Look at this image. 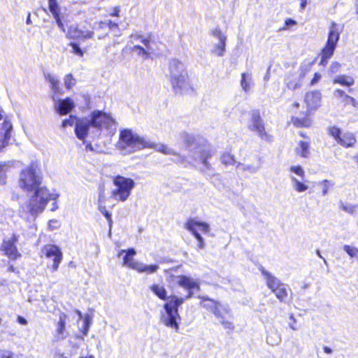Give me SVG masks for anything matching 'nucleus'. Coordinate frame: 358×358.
<instances>
[{
	"label": "nucleus",
	"instance_id": "nucleus-1",
	"mask_svg": "<svg viewBox=\"0 0 358 358\" xmlns=\"http://www.w3.org/2000/svg\"><path fill=\"white\" fill-rule=\"evenodd\" d=\"M43 180L40 163L38 161L32 162L24 171V190L27 192L25 202L26 212L29 214L27 220L29 222L34 221L36 217L46 208L51 200V211L58 209L59 206L56 200L59 194L50 190L45 186H41Z\"/></svg>",
	"mask_w": 358,
	"mask_h": 358
},
{
	"label": "nucleus",
	"instance_id": "nucleus-2",
	"mask_svg": "<svg viewBox=\"0 0 358 358\" xmlns=\"http://www.w3.org/2000/svg\"><path fill=\"white\" fill-rule=\"evenodd\" d=\"M117 122L111 113L94 110L87 117L78 118L75 124L76 137L85 142L112 135L116 129Z\"/></svg>",
	"mask_w": 358,
	"mask_h": 358
},
{
	"label": "nucleus",
	"instance_id": "nucleus-3",
	"mask_svg": "<svg viewBox=\"0 0 358 358\" xmlns=\"http://www.w3.org/2000/svg\"><path fill=\"white\" fill-rule=\"evenodd\" d=\"M152 143L145 137L138 135L131 129H121L116 148L122 155H129L144 148H150Z\"/></svg>",
	"mask_w": 358,
	"mask_h": 358
},
{
	"label": "nucleus",
	"instance_id": "nucleus-4",
	"mask_svg": "<svg viewBox=\"0 0 358 358\" xmlns=\"http://www.w3.org/2000/svg\"><path fill=\"white\" fill-rule=\"evenodd\" d=\"M169 77L174 92L177 94H187L194 89L190 83L185 64L177 59L169 62Z\"/></svg>",
	"mask_w": 358,
	"mask_h": 358
},
{
	"label": "nucleus",
	"instance_id": "nucleus-5",
	"mask_svg": "<svg viewBox=\"0 0 358 358\" xmlns=\"http://www.w3.org/2000/svg\"><path fill=\"white\" fill-rule=\"evenodd\" d=\"M180 136L189 150V157L196 162L202 163L208 169L209 164L207 159L212 155V148L207 141L186 132L182 133Z\"/></svg>",
	"mask_w": 358,
	"mask_h": 358
},
{
	"label": "nucleus",
	"instance_id": "nucleus-6",
	"mask_svg": "<svg viewBox=\"0 0 358 358\" xmlns=\"http://www.w3.org/2000/svg\"><path fill=\"white\" fill-rule=\"evenodd\" d=\"M322 94L319 91H310L304 96L303 102L306 110L301 112V117L294 116L292 117L293 124L297 127H308L312 120L310 115L315 113L321 106Z\"/></svg>",
	"mask_w": 358,
	"mask_h": 358
},
{
	"label": "nucleus",
	"instance_id": "nucleus-7",
	"mask_svg": "<svg viewBox=\"0 0 358 358\" xmlns=\"http://www.w3.org/2000/svg\"><path fill=\"white\" fill-rule=\"evenodd\" d=\"M184 299L173 295L170 300L163 306V310L160 312V322L168 328L174 329L176 332L179 331V321L180 316L178 313V308L184 303Z\"/></svg>",
	"mask_w": 358,
	"mask_h": 358
},
{
	"label": "nucleus",
	"instance_id": "nucleus-8",
	"mask_svg": "<svg viewBox=\"0 0 358 358\" xmlns=\"http://www.w3.org/2000/svg\"><path fill=\"white\" fill-rule=\"evenodd\" d=\"M45 78L50 84L52 91V99L54 101L55 111L62 115L69 113L75 106L73 101L70 98L57 99V96L62 94V90L59 87L58 79L50 73L46 74Z\"/></svg>",
	"mask_w": 358,
	"mask_h": 358
},
{
	"label": "nucleus",
	"instance_id": "nucleus-9",
	"mask_svg": "<svg viewBox=\"0 0 358 358\" xmlns=\"http://www.w3.org/2000/svg\"><path fill=\"white\" fill-rule=\"evenodd\" d=\"M113 182L115 187L111 191L110 196L117 201H126L135 187L133 179L121 176H115Z\"/></svg>",
	"mask_w": 358,
	"mask_h": 358
},
{
	"label": "nucleus",
	"instance_id": "nucleus-10",
	"mask_svg": "<svg viewBox=\"0 0 358 358\" xmlns=\"http://www.w3.org/2000/svg\"><path fill=\"white\" fill-rule=\"evenodd\" d=\"M201 299L203 300L201 303V306L212 310L224 328L234 329L233 323L225 320L224 317L225 314L231 315V310L228 306L222 305L208 297H201Z\"/></svg>",
	"mask_w": 358,
	"mask_h": 358
},
{
	"label": "nucleus",
	"instance_id": "nucleus-11",
	"mask_svg": "<svg viewBox=\"0 0 358 358\" xmlns=\"http://www.w3.org/2000/svg\"><path fill=\"white\" fill-rule=\"evenodd\" d=\"M342 31L343 27L337 24H333L330 27L327 42L321 54V65H326L328 59L333 55Z\"/></svg>",
	"mask_w": 358,
	"mask_h": 358
},
{
	"label": "nucleus",
	"instance_id": "nucleus-12",
	"mask_svg": "<svg viewBox=\"0 0 358 358\" xmlns=\"http://www.w3.org/2000/svg\"><path fill=\"white\" fill-rule=\"evenodd\" d=\"M289 179L292 189L297 193H302L309 189V185L304 180L305 171L300 165H292L289 168Z\"/></svg>",
	"mask_w": 358,
	"mask_h": 358
},
{
	"label": "nucleus",
	"instance_id": "nucleus-13",
	"mask_svg": "<svg viewBox=\"0 0 358 358\" xmlns=\"http://www.w3.org/2000/svg\"><path fill=\"white\" fill-rule=\"evenodd\" d=\"M185 228L190 231L197 240L199 248L203 249L205 248V241L201 236L200 232L204 234H208L210 231V225L205 222L190 219L186 222Z\"/></svg>",
	"mask_w": 358,
	"mask_h": 358
},
{
	"label": "nucleus",
	"instance_id": "nucleus-14",
	"mask_svg": "<svg viewBox=\"0 0 358 358\" xmlns=\"http://www.w3.org/2000/svg\"><path fill=\"white\" fill-rule=\"evenodd\" d=\"M312 66L311 62L303 63L298 72L288 73L285 78V84L290 90H295L301 87L303 78Z\"/></svg>",
	"mask_w": 358,
	"mask_h": 358
},
{
	"label": "nucleus",
	"instance_id": "nucleus-15",
	"mask_svg": "<svg viewBox=\"0 0 358 358\" xmlns=\"http://www.w3.org/2000/svg\"><path fill=\"white\" fill-rule=\"evenodd\" d=\"M328 131L329 135L342 147L345 148H352L357 143L356 136L352 132L342 133L341 129L335 126L330 127Z\"/></svg>",
	"mask_w": 358,
	"mask_h": 358
},
{
	"label": "nucleus",
	"instance_id": "nucleus-16",
	"mask_svg": "<svg viewBox=\"0 0 358 358\" xmlns=\"http://www.w3.org/2000/svg\"><path fill=\"white\" fill-rule=\"evenodd\" d=\"M63 31L67 29L66 36L71 38H87L92 36V32L84 30L83 24H57Z\"/></svg>",
	"mask_w": 358,
	"mask_h": 358
},
{
	"label": "nucleus",
	"instance_id": "nucleus-17",
	"mask_svg": "<svg viewBox=\"0 0 358 358\" xmlns=\"http://www.w3.org/2000/svg\"><path fill=\"white\" fill-rule=\"evenodd\" d=\"M41 253L42 256L52 260V269L53 271H56L63 258L60 248L55 245L48 244L43 248Z\"/></svg>",
	"mask_w": 358,
	"mask_h": 358
},
{
	"label": "nucleus",
	"instance_id": "nucleus-18",
	"mask_svg": "<svg viewBox=\"0 0 358 358\" xmlns=\"http://www.w3.org/2000/svg\"><path fill=\"white\" fill-rule=\"evenodd\" d=\"M248 127L250 130L255 131L262 139L266 141L270 140V136L265 131L262 120L258 111H253L252 113Z\"/></svg>",
	"mask_w": 358,
	"mask_h": 358
},
{
	"label": "nucleus",
	"instance_id": "nucleus-19",
	"mask_svg": "<svg viewBox=\"0 0 358 358\" xmlns=\"http://www.w3.org/2000/svg\"><path fill=\"white\" fill-rule=\"evenodd\" d=\"M177 284L180 287L188 291V294L186 297L187 299L191 298L192 296L193 289H200L199 280L197 279H194L190 276L187 275H179L177 277Z\"/></svg>",
	"mask_w": 358,
	"mask_h": 358
},
{
	"label": "nucleus",
	"instance_id": "nucleus-20",
	"mask_svg": "<svg viewBox=\"0 0 358 358\" xmlns=\"http://www.w3.org/2000/svg\"><path fill=\"white\" fill-rule=\"evenodd\" d=\"M17 242V238L15 236L9 239L3 241L1 250L3 252L4 255L10 259H16L20 257V254L18 252L16 248Z\"/></svg>",
	"mask_w": 358,
	"mask_h": 358
},
{
	"label": "nucleus",
	"instance_id": "nucleus-21",
	"mask_svg": "<svg viewBox=\"0 0 358 358\" xmlns=\"http://www.w3.org/2000/svg\"><path fill=\"white\" fill-rule=\"evenodd\" d=\"M131 38L134 40L141 39V43L146 47V49H145L140 45H134L131 49L132 52H136L144 59L148 58L149 57V52L153 50L150 45V41L148 38H143L141 36L138 35H132Z\"/></svg>",
	"mask_w": 358,
	"mask_h": 358
},
{
	"label": "nucleus",
	"instance_id": "nucleus-22",
	"mask_svg": "<svg viewBox=\"0 0 358 358\" xmlns=\"http://www.w3.org/2000/svg\"><path fill=\"white\" fill-rule=\"evenodd\" d=\"M260 271L268 288L274 294V290L281 287L283 282L264 268H262Z\"/></svg>",
	"mask_w": 358,
	"mask_h": 358
},
{
	"label": "nucleus",
	"instance_id": "nucleus-23",
	"mask_svg": "<svg viewBox=\"0 0 358 358\" xmlns=\"http://www.w3.org/2000/svg\"><path fill=\"white\" fill-rule=\"evenodd\" d=\"M260 271L268 288L274 294V290L281 287L283 282L264 268H262Z\"/></svg>",
	"mask_w": 358,
	"mask_h": 358
},
{
	"label": "nucleus",
	"instance_id": "nucleus-24",
	"mask_svg": "<svg viewBox=\"0 0 358 358\" xmlns=\"http://www.w3.org/2000/svg\"><path fill=\"white\" fill-rule=\"evenodd\" d=\"M150 148H154L157 152H162L164 155H173L174 157L173 160L177 163H182L185 161V158L184 157L177 154L172 148L164 144H155L152 143V146Z\"/></svg>",
	"mask_w": 358,
	"mask_h": 358
},
{
	"label": "nucleus",
	"instance_id": "nucleus-25",
	"mask_svg": "<svg viewBox=\"0 0 358 358\" xmlns=\"http://www.w3.org/2000/svg\"><path fill=\"white\" fill-rule=\"evenodd\" d=\"M123 254H124L123 257V266L135 270V267L137 266L139 263V262L134 259V257L136 254L135 250L133 248H130L127 250H122L119 252L118 256L120 257Z\"/></svg>",
	"mask_w": 358,
	"mask_h": 358
},
{
	"label": "nucleus",
	"instance_id": "nucleus-26",
	"mask_svg": "<svg viewBox=\"0 0 358 358\" xmlns=\"http://www.w3.org/2000/svg\"><path fill=\"white\" fill-rule=\"evenodd\" d=\"M68 316L64 313H60L59 315V320L56 329V337L58 340L66 338V323Z\"/></svg>",
	"mask_w": 358,
	"mask_h": 358
},
{
	"label": "nucleus",
	"instance_id": "nucleus-27",
	"mask_svg": "<svg viewBox=\"0 0 358 358\" xmlns=\"http://www.w3.org/2000/svg\"><path fill=\"white\" fill-rule=\"evenodd\" d=\"M12 130V125L10 122L4 121L0 127V145H6L8 144Z\"/></svg>",
	"mask_w": 358,
	"mask_h": 358
},
{
	"label": "nucleus",
	"instance_id": "nucleus-28",
	"mask_svg": "<svg viewBox=\"0 0 358 358\" xmlns=\"http://www.w3.org/2000/svg\"><path fill=\"white\" fill-rule=\"evenodd\" d=\"M149 289L159 299L163 301L170 300L168 296V292L164 285L154 283L149 286Z\"/></svg>",
	"mask_w": 358,
	"mask_h": 358
},
{
	"label": "nucleus",
	"instance_id": "nucleus-29",
	"mask_svg": "<svg viewBox=\"0 0 358 358\" xmlns=\"http://www.w3.org/2000/svg\"><path fill=\"white\" fill-rule=\"evenodd\" d=\"M334 95L336 98H337L341 103L343 105H349L351 104L352 106H355L356 101L355 99L350 96L347 95L343 90H336L334 92Z\"/></svg>",
	"mask_w": 358,
	"mask_h": 358
},
{
	"label": "nucleus",
	"instance_id": "nucleus-30",
	"mask_svg": "<svg viewBox=\"0 0 358 358\" xmlns=\"http://www.w3.org/2000/svg\"><path fill=\"white\" fill-rule=\"evenodd\" d=\"M266 342L270 345H277L281 342V336L275 328H271L268 331Z\"/></svg>",
	"mask_w": 358,
	"mask_h": 358
},
{
	"label": "nucleus",
	"instance_id": "nucleus-31",
	"mask_svg": "<svg viewBox=\"0 0 358 358\" xmlns=\"http://www.w3.org/2000/svg\"><path fill=\"white\" fill-rule=\"evenodd\" d=\"M295 152L296 155L308 158L310 155V143L303 141H299Z\"/></svg>",
	"mask_w": 358,
	"mask_h": 358
},
{
	"label": "nucleus",
	"instance_id": "nucleus-32",
	"mask_svg": "<svg viewBox=\"0 0 358 358\" xmlns=\"http://www.w3.org/2000/svg\"><path fill=\"white\" fill-rule=\"evenodd\" d=\"M252 85V77L251 73H243L241 74V86L242 90L248 92L251 90Z\"/></svg>",
	"mask_w": 358,
	"mask_h": 358
},
{
	"label": "nucleus",
	"instance_id": "nucleus-33",
	"mask_svg": "<svg viewBox=\"0 0 358 358\" xmlns=\"http://www.w3.org/2000/svg\"><path fill=\"white\" fill-rule=\"evenodd\" d=\"M159 269L157 264L147 265L142 262H139L135 270L138 273H146L148 274L155 273Z\"/></svg>",
	"mask_w": 358,
	"mask_h": 358
},
{
	"label": "nucleus",
	"instance_id": "nucleus-34",
	"mask_svg": "<svg viewBox=\"0 0 358 358\" xmlns=\"http://www.w3.org/2000/svg\"><path fill=\"white\" fill-rule=\"evenodd\" d=\"M334 83H338L343 86L350 87L354 85L355 80L352 76L347 75H339L336 76L333 80Z\"/></svg>",
	"mask_w": 358,
	"mask_h": 358
},
{
	"label": "nucleus",
	"instance_id": "nucleus-35",
	"mask_svg": "<svg viewBox=\"0 0 358 358\" xmlns=\"http://www.w3.org/2000/svg\"><path fill=\"white\" fill-rule=\"evenodd\" d=\"M288 285L283 283L277 290H274V294L280 301L285 302L288 296Z\"/></svg>",
	"mask_w": 358,
	"mask_h": 358
},
{
	"label": "nucleus",
	"instance_id": "nucleus-36",
	"mask_svg": "<svg viewBox=\"0 0 358 358\" xmlns=\"http://www.w3.org/2000/svg\"><path fill=\"white\" fill-rule=\"evenodd\" d=\"M226 49V41H218L217 43H215L211 49V52L217 56L222 57L224 54Z\"/></svg>",
	"mask_w": 358,
	"mask_h": 358
},
{
	"label": "nucleus",
	"instance_id": "nucleus-37",
	"mask_svg": "<svg viewBox=\"0 0 358 358\" xmlns=\"http://www.w3.org/2000/svg\"><path fill=\"white\" fill-rule=\"evenodd\" d=\"M322 189V196L327 194L329 189L334 185V182L330 180H322L319 182Z\"/></svg>",
	"mask_w": 358,
	"mask_h": 358
},
{
	"label": "nucleus",
	"instance_id": "nucleus-38",
	"mask_svg": "<svg viewBox=\"0 0 358 358\" xmlns=\"http://www.w3.org/2000/svg\"><path fill=\"white\" fill-rule=\"evenodd\" d=\"M210 34L214 38H217L218 41H227V36L224 32L218 27L212 29Z\"/></svg>",
	"mask_w": 358,
	"mask_h": 358
},
{
	"label": "nucleus",
	"instance_id": "nucleus-39",
	"mask_svg": "<svg viewBox=\"0 0 358 358\" xmlns=\"http://www.w3.org/2000/svg\"><path fill=\"white\" fill-rule=\"evenodd\" d=\"M236 168L239 169L243 171H248L249 173H253L258 171L259 168L249 164H243L240 162L237 163Z\"/></svg>",
	"mask_w": 358,
	"mask_h": 358
},
{
	"label": "nucleus",
	"instance_id": "nucleus-40",
	"mask_svg": "<svg viewBox=\"0 0 358 358\" xmlns=\"http://www.w3.org/2000/svg\"><path fill=\"white\" fill-rule=\"evenodd\" d=\"M343 250L350 257L358 259V249L356 247L345 245Z\"/></svg>",
	"mask_w": 358,
	"mask_h": 358
},
{
	"label": "nucleus",
	"instance_id": "nucleus-41",
	"mask_svg": "<svg viewBox=\"0 0 358 358\" xmlns=\"http://www.w3.org/2000/svg\"><path fill=\"white\" fill-rule=\"evenodd\" d=\"M222 161L223 164L226 165H235L236 166L238 163L236 162L234 157L229 153H226L222 155Z\"/></svg>",
	"mask_w": 358,
	"mask_h": 358
},
{
	"label": "nucleus",
	"instance_id": "nucleus-42",
	"mask_svg": "<svg viewBox=\"0 0 358 358\" xmlns=\"http://www.w3.org/2000/svg\"><path fill=\"white\" fill-rule=\"evenodd\" d=\"M99 210L107 219V220L108 222L109 227H110V229H111L113 222H112L110 213L106 210V208L105 206H99Z\"/></svg>",
	"mask_w": 358,
	"mask_h": 358
},
{
	"label": "nucleus",
	"instance_id": "nucleus-43",
	"mask_svg": "<svg viewBox=\"0 0 358 358\" xmlns=\"http://www.w3.org/2000/svg\"><path fill=\"white\" fill-rule=\"evenodd\" d=\"M341 208L348 213L352 214L355 211L356 206L347 203H342L340 206Z\"/></svg>",
	"mask_w": 358,
	"mask_h": 358
},
{
	"label": "nucleus",
	"instance_id": "nucleus-44",
	"mask_svg": "<svg viewBox=\"0 0 358 358\" xmlns=\"http://www.w3.org/2000/svg\"><path fill=\"white\" fill-rule=\"evenodd\" d=\"M76 84L75 79L71 74H68L64 78V85L66 88L70 89Z\"/></svg>",
	"mask_w": 358,
	"mask_h": 358
},
{
	"label": "nucleus",
	"instance_id": "nucleus-45",
	"mask_svg": "<svg viewBox=\"0 0 358 358\" xmlns=\"http://www.w3.org/2000/svg\"><path fill=\"white\" fill-rule=\"evenodd\" d=\"M70 45L71 46V48H72V50L71 51L72 53L78 55L80 57L83 56V50L80 48V47L76 43H70Z\"/></svg>",
	"mask_w": 358,
	"mask_h": 358
},
{
	"label": "nucleus",
	"instance_id": "nucleus-46",
	"mask_svg": "<svg viewBox=\"0 0 358 358\" xmlns=\"http://www.w3.org/2000/svg\"><path fill=\"white\" fill-rule=\"evenodd\" d=\"M60 226V222L56 219L50 220L48 222V228L50 230L58 229Z\"/></svg>",
	"mask_w": 358,
	"mask_h": 358
},
{
	"label": "nucleus",
	"instance_id": "nucleus-47",
	"mask_svg": "<svg viewBox=\"0 0 358 358\" xmlns=\"http://www.w3.org/2000/svg\"><path fill=\"white\" fill-rule=\"evenodd\" d=\"M98 201H99V206H103V204L106 202V196L104 194V189L103 188L99 189Z\"/></svg>",
	"mask_w": 358,
	"mask_h": 358
},
{
	"label": "nucleus",
	"instance_id": "nucleus-48",
	"mask_svg": "<svg viewBox=\"0 0 358 358\" xmlns=\"http://www.w3.org/2000/svg\"><path fill=\"white\" fill-rule=\"evenodd\" d=\"M6 173L3 165H0V184L6 182Z\"/></svg>",
	"mask_w": 358,
	"mask_h": 358
},
{
	"label": "nucleus",
	"instance_id": "nucleus-49",
	"mask_svg": "<svg viewBox=\"0 0 358 358\" xmlns=\"http://www.w3.org/2000/svg\"><path fill=\"white\" fill-rule=\"evenodd\" d=\"M289 320H290V322H289V327L294 330V331H296L298 329V327H296V320L294 318V315H291L289 316Z\"/></svg>",
	"mask_w": 358,
	"mask_h": 358
},
{
	"label": "nucleus",
	"instance_id": "nucleus-50",
	"mask_svg": "<svg viewBox=\"0 0 358 358\" xmlns=\"http://www.w3.org/2000/svg\"><path fill=\"white\" fill-rule=\"evenodd\" d=\"M74 124V120L73 117L71 116L69 119L64 120L62 122V127H66L67 126H72Z\"/></svg>",
	"mask_w": 358,
	"mask_h": 358
},
{
	"label": "nucleus",
	"instance_id": "nucleus-51",
	"mask_svg": "<svg viewBox=\"0 0 358 358\" xmlns=\"http://www.w3.org/2000/svg\"><path fill=\"white\" fill-rule=\"evenodd\" d=\"M341 66V64L338 62H334L333 64H331V66H330V70L331 71V73H336L338 71V70L339 69Z\"/></svg>",
	"mask_w": 358,
	"mask_h": 358
},
{
	"label": "nucleus",
	"instance_id": "nucleus-52",
	"mask_svg": "<svg viewBox=\"0 0 358 358\" xmlns=\"http://www.w3.org/2000/svg\"><path fill=\"white\" fill-rule=\"evenodd\" d=\"M320 78H321V75L319 73H315L314 74L313 78L310 81V84L312 85H315L320 80Z\"/></svg>",
	"mask_w": 358,
	"mask_h": 358
},
{
	"label": "nucleus",
	"instance_id": "nucleus-53",
	"mask_svg": "<svg viewBox=\"0 0 358 358\" xmlns=\"http://www.w3.org/2000/svg\"><path fill=\"white\" fill-rule=\"evenodd\" d=\"M91 322H92V317H90V315H85L84 317V320H83V324L85 325L87 324V326L90 327Z\"/></svg>",
	"mask_w": 358,
	"mask_h": 358
},
{
	"label": "nucleus",
	"instance_id": "nucleus-54",
	"mask_svg": "<svg viewBox=\"0 0 358 358\" xmlns=\"http://www.w3.org/2000/svg\"><path fill=\"white\" fill-rule=\"evenodd\" d=\"M106 28H108L110 31H115L117 28V24H103Z\"/></svg>",
	"mask_w": 358,
	"mask_h": 358
},
{
	"label": "nucleus",
	"instance_id": "nucleus-55",
	"mask_svg": "<svg viewBox=\"0 0 358 358\" xmlns=\"http://www.w3.org/2000/svg\"><path fill=\"white\" fill-rule=\"evenodd\" d=\"M119 13H120V7H114L111 12L110 13V15L111 16H117L119 15Z\"/></svg>",
	"mask_w": 358,
	"mask_h": 358
},
{
	"label": "nucleus",
	"instance_id": "nucleus-56",
	"mask_svg": "<svg viewBox=\"0 0 358 358\" xmlns=\"http://www.w3.org/2000/svg\"><path fill=\"white\" fill-rule=\"evenodd\" d=\"M49 4H50V8L52 10L53 13H55V8L56 2L55 0H49Z\"/></svg>",
	"mask_w": 358,
	"mask_h": 358
},
{
	"label": "nucleus",
	"instance_id": "nucleus-57",
	"mask_svg": "<svg viewBox=\"0 0 358 358\" xmlns=\"http://www.w3.org/2000/svg\"><path fill=\"white\" fill-rule=\"evenodd\" d=\"M89 329H90V327H88L87 324L85 325L83 324V326L80 331L84 336H87L88 334Z\"/></svg>",
	"mask_w": 358,
	"mask_h": 358
},
{
	"label": "nucleus",
	"instance_id": "nucleus-58",
	"mask_svg": "<svg viewBox=\"0 0 358 358\" xmlns=\"http://www.w3.org/2000/svg\"><path fill=\"white\" fill-rule=\"evenodd\" d=\"M323 350L324 352L328 355H331L333 352L332 349L328 346H323Z\"/></svg>",
	"mask_w": 358,
	"mask_h": 358
},
{
	"label": "nucleus",
	"instance_id": "nucleus-59",
	"mask_svg": "<svg viewBox=\"0 0 358 358\" xmlns=\"http://www.w3.org/2000/svg\"><path fill=\"white\" fill-rule=\"evenodd\" d=\"M307 3H308V0H301L300 1V8L301 10H303L305 9L306 5H307Z\"/></svg>",
	"mask_w": 358,
	"mask_h": 358
},
{
	"label": "nucleus",
	"instance_id": "nucleus-60",
	"mask_svg": "<svg viewBox=\"0 0 358 358\" xmlns=\"http://www.w3.org/2000/svg\"><path fill=\"white\" fill-rule=\"evenodd\" d=\"M300 104L298 102H295L294 103L292 106H291V110L292 111L294 112L296 109L299 108Z\"/></svg>",
	"mask_w": 358,
	"mask_h": 358
},
{
	"label": "nucleus",
	"instance_id": "nucleus-61",
	"mask_svg": "<svg viewBox=\"0 0 358 358\" xmlns=\"http://www.w3.org/2000/svg\"><path fill=\"white\" fill-rule=\"evenodd\" d=\"M86 151H94V149L91 143H88L85 146Z\"/></svg>",
	"mask_w": 358,
	"mask_h": 358
},
{
	"label": "nucleus",
	"instance_id": "nucleus-62",
	"mask_svg": "<svg viewBox=\"0 0 358 358\" xmlns=\"http://www.w3.org/2000/svg\"><path fill=\"white\" fill-rule=\"evenodd\" d=\"M76 313H77L78 316V321L80 320L82 318H83V314L82 313L78 310H76Z\"/></svg>",
	"mask_w": 358,
	"mask_h": 358
},
{
	"label": "nucleus",
	"instance_id": "nucleus-63",
	"mask_svg": "<svg viewBox=\"0 0 358 358\" xmlns=\"http://www.w3.org/2000/svg\"><path fill=\"white\" fill-rule=\"evenodd\" d=\"M80 358H95L93 355H87L86 357H80Z\"/></svg>",
	"mask_w": 358,
	"mask_h": 358
},
{
	"label": "nucleus",
	"instance_id": "nucleus-64",
	"mask_svg": "<svg viewBox=\"0 0 358 358\" xmlns=\"http://www.w3.org/2000/svg\"><path fill=\"white\" fill-rule=\"evenodd\" d=\"M1 358H12L10 355H2Z\"/></svg>",
	"mask_w": 358,
	"mask_h": 358
}]
</instances>
